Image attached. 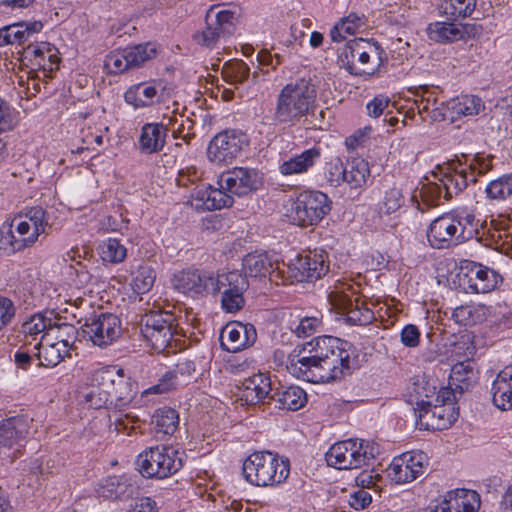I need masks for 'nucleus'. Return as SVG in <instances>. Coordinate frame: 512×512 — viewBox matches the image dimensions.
Instances as JSON below:
<instances>
[{"instance_id": "1", "label": "nucleus", "mask_w": 512, "mask_h": 512, "mask_svg": "<svg viewBox=\"0 0 512 512\" xmlns=\"http://www.w3.org/2000/svg\"><path fill=\"white\" fill-rule=\"evenodd\" d=\"M319 71L315 67L295 83L285 85L277 97L273 120L277 124L298 122L316 108Z\"/></svg>"}, {"instance_id": "2", "label": "nucleus", "mask_w": 512, "mask_h": 512, "mask_svg": "<svg viewBox=\"0 0 512 512\" xmlns=\"http://www.w3.org/2000/svg\"><path fill=\"white\" fill-rule=\"evenodd\" d=\"M480 221L466 207L454 208L435 218L427 230V239L436 249L449 248L479 236Z\"/></svg>"}, {"instance_id": "3", "label": "nucleus", "mask_w": 512, "mask_h": 512, "mask_svg": "<svg viewBox=\"0 0 512 512\" xmlns=\"http://www.w3.org/2000/svg\"><path fill=\"white\" fill-rule=\"evenodd\" d=\"M242 473L245 480L255 486L280 484L289 476L290 462L270 451H256L244 461Z\"/></svg>"}, {"instance_id": "4", "label": "nucleus", "mask_w": 512, "mask_h": 512, "mask_svg": "<svg viewBox=\"0 0 512 512\" xmlns=\"http://www.w3.org/2000/svg\"><path fill=\"white\" fill-rule=\"evenodd\" d=\"M338 59L340 66L352 75H373L386 57L378 42L355 38L344 46Z\"/></svg>"}, {"instance_id": "5", "label": "nucleus", "mask_w": 512, "mask_h": 512, "mask_svg": "<svg viewBox=\"0 0 512 512\" xmlns=\"http://www.w3.org/2000/svg\"><path fill=\"white\" fill-rule=\"evenodd\" d=\"M473 163L470 164L469 170L460 169L453 172H447L440 180L441 184L428 186L423 194L425 200L430 206H438L442 191L446 200H450L453 196L462 192L469 183H475L479 175H484L489 169V165L479 155H475Z\"/></svg>"}, {"instance_id": "6", "label": "nucleus", "mask_w": 512, "mask_h": 512, "mask_svg": "<svg viewBox=\"0 0 512 512\" xmlns=\"http://www.w3.org/2000/svg\"><path fill=\"white\" fill-rule=\"evenodd\" d=\"M379 452V445L374 442L349 439L333 444L325 453V460L329 467L339 470L357 469L369 465Z\"/></svg>"}, {"instance_id": "7", "label": "nucleus", "mask_w": 512, "mask_h": 512, "mask_svg": "<svg viewBox=\"0 0 512 512\" xmlns=\"http://www.w3.org/2000/svg\"><path fill=\"white\" fill-rule=\"evenodd\" d=\"M55 327L66 335L77 333L78 336L87 338L99 347L112 344L121 333L120 319L112 313L93 314L85 319L79 331L68 323L55 325Z\"/></svg>"}, {"instance_id": "8", "label": "nucleus", "mask_w": 512, "mask_h": 512, "mask_svg": "<svg viewBox=\"0 0 512 512\" xmlns=\"http://www.w3.org/2000/svg\"><path fill=\"white\" fill-rule=\"evenodd\" d=\"M136 465L145 478L164 479L178 472L183 461L180 453L172 447H150L138 455Z\"/></svg>"}, {"instance_id": "9", "label": "nucleus", "mask_w": 512, "mask_h": 512, "mask_svg": "<svg viewBox=\"0 0 512 512\" xmlns=\"http://www.w3.org/2000/svg\"><path fill=\"white\" fill-rule=\"evenodd\" d=\"M103 384L110 390L109 410L121 412L128 408L140 406L136 401L138 384L131 377L124 374V370L115 366L101 369Z\"/></svg>"}, {"instance_id": "10", "label": "nucleus", "mask_w": 512, "mask_h": 512, "mask_svg": "<svg viewBox=\"0 0 512 512\" xmlns=\"http://www.w3.org/2000/svg\"><path fill=\"white\" fill-rule=\"evenodd\" d=\"M349 343L322 335V383L340 380L350 371Z\"/></svg>"}, {"instance_id": "11", "label": "nucleus", "mask_w": 512, "mask_h": 512, "mask_svg": "<svg viewBox=\"0 0 512 512\" xmlns=\"http://www.w3.org/2000/svg\"><path fill=\"white\" fill-rule=\"evenodd\" d=\"M140 330L155 351L164 352L173 339L175 318L170 312L151 311L141 317Z\"/></svg>"}, {"instance_id": "12", "label": "nucleus", "mask_w": 512, "mask_h": 512, "mask_svg": "<svg viewBox=\"0 0 512 512\" xmlns=\"http://www.w3.org/2000/svg\"><path fill=\"white\" fill-rule=\"evenodd\" d=\"M247 135L239 130L227 129L216 134L207 147L210 162L221 165L235 160L248 147Z\"/></svg>"}, {"instance_id": "13", "label": "nucleus", "mask_w": 512, "mask_h": 512, "mask_svg": "<svg viewBox=\"0 0 512 512\" xmlns=\"http://www.w3.org/2000/svg\"><path fill=\"white\" fill-rule=\"evenodd\" d=\"M218 275L203 269H183L173 277V286L179 292L193 298L217 294Z\"/></svg>"}, {"instance_id": "14", "label": "nucleus", "mask_w": 512, "mask_h": 512, "mask_svg": "<svg viewBox=\"0 0 512 512\" xmlns=\"http://www.w3.org/2000/svg\"><path fill=\"white\" fill-rule=\"evenodd\" d=\"M217 294L221 293V306L227 313H235L245 305L244 292L249 282L239 271H230L218 275Z\"/></svg>"}, {"instance_id": "15", "label": "nucleus", "mask_w": 512, "mask_h": 512, "mask_svg": "<svg viewBox=\"0 0 512 512\" xmlns=\"http://www.w3.org/2000/svg\"><path fill=\"white\" fill-rule=\"evenodd\" d=\"M428 466V457L422 451L405 452L395 457L388 468V475L397 484L412 482L423 475Z\"/></svg>"}, {"instance_id": "16", "label": "nucleus", "mask_w": 512, "mask_h": 512, "mask_svg": "<svg viewBox=\"0 0 512 512\" xmlns=\"http://www.w3.org/2000/svg\"><path fill=\"white\" fill-rule=\"evenodd\" d=\"M480 496L474 490L455 489L447 491L428 507L429 512H478Z\"/></svg>"}, {"instance_id": "17", "label": "nucleus", "mask_w": 512, "mask_h": 512, "mask_svg": "<svg viewBox=\"0 0 512 512\" xmlns=\"http://www.w3.org/2000/svg\"><path fill=\"white\" fill-rule=\"evenodd\" d=\"M218 184L232 195L244 196L257 190L262 182L257 170L235 167L230 171L223 172Z\"/></svg>"}, {"instance_id": "18", "label": "nucleus", "mask_w": 512, "mask_h": 512, "mask_svg": "<svg viewBox=\"0 0 512 512\" xmlns=\"http://www.w3.org/2000/svg\"><path fill=\"white\" fill-rule=\"evenodd\" d=\"M221 346L228 352H238L252 346L257 340V332L253 324L229 322L220 334Z\"/></svg>"}, {"instance_id": "19", "label": "nucleus", "mask_w": 512, "mask_h": 512, "mask_svg": "<svg viewBox=\"0 0 512 512\" xmlns=\"http://www.w3.org/2000/svg\"><path fill=\"white\" fill-rule=\"evenodd\" d=\"M464 268L467 269L464 277L471 293H489L502 282V277L495 270L480 263L467 262Z\"/></svg>"}, {"instance_id": "20", "label": "nucleus", "mask_w": 512, "mask_h": 512, "mask_svg": "<svg viewBox=\"0 0 512 512\" xmlns=\"http://www.w3.org/2000/svg\"><path fill=\"white\" fill-rule=\"evenodd\" d=\"M273 388L274 384L268 375L253 374L241 382V386L238 387L239 397L248 405L259 402L268 404Z\"/></svg>"}, {"instance_id": "21", "label": "nucleus", "mask_w": 512, "mask_h": 512, "mask_svg": "<svg viewBox=\"0 0 512 512\" xmlns=\"http://www.w3.org/2000/svg\"><path fill=\"white\" fill-rule=\"evenodd\" d=\"M419 410V419L430 416V422L425 423V428L443 430L449 428L458 418L459 409L455 406L432 405L429 401L421 400L417 402Z\"/></svg>"}, {"instance_id": "22", "label": "nucleus", "mask_w": 512, "mask_h": 512, "mask_svg": "<svg viewBox=\"0 0 512 512\" xmlns=\"http://www.w3.org/2000/svg\"><path fill=\"white\" fill-rule=\"evenodd\" d=\"M295 349L287 357V370L298 378L311 383H320V356L309 352L297 357Z\"/></svg>"}, {"instance_id": "23", "label": "nucleus", "mask_w": 512, "mask_h": 512, "mask_svg": "<svg viewBox=\"0 0 512 512\" xmlns=\"http://www.w3.org/2000/svg\"><path fill=\"white\" fill-rule=\"evenodd\" d=\"M243 269L245 276L265 278L273 274L282 275L284 270L279 267L278 261L273 259L267 252H252L243 258Z\"/></svg>"}, {"instance_id": "24", "label": "nucleus", "mask_w": 512, "mask_h": 512, "mask_svg": "<svg viewBox=\"0 0 512 512\" xmlns=\"http://www.w3.org/2000/svg\"><path fill=\"white\" fill-rule=\"evenodd\" d=\"M30 421L26 416L17 415L0 421V447L20 446L29 433Z\"/></svg>"}, {"instance_id": "25", "label": "nucleus", "mask_w": 512, "mask_h": 512, "mask_svg": "<svg viewBox=\"0 0 512 512\" xmlns=\"http://www.w3.org/2000/svg\"><path fill=\"white\" fill-rule=\"evenodd\" d=\"M307 401L305 391L298 386L285 387L279 385L273 388L268 404L275 408L296 411L302 408Z\"/></svg>"}, {"instance_id": "26", "label": "nucleus", "mask_w": 512, "mask_h": 512, "mask_svg": "<svg viewBox=\"0 0 512 512\" xmlns=\"http://www.w3.org/2000/svg\"><path fill=\"white\" fill-rule=\"evenodd\" d=\"M493 404L502 411L512 410V365L501 370L490 389Z\"/></svg>"}, {"instance_id": "27", "label": "nucleus", "mask_w": 512, "mask_h": 512, "mask_svg": "<svg viewBox=\"0 0 512 512\" xmlns=\"http://www.w3.org/2000/svg\"><path fill=\"white\" fill-rule=\"evenodd\" d=\"M158 87L161 83L156 81L133 85L125 92V101L134 108L150 107L160 101Z\"/></svg>"}, {"instance_id": "28", "label": "nucleus", "mask_w": 512, "mask_h": 512, "mask_svg": "<svg viewBox=\"0 0 512 512\" xmlns=\"http://www.w3.org/2000/svg\"><path fill=\"white\" fill-rule=\"evenodd\" d=\"M135 490V486L126 476H109L103 480L97 492L106 499L127 500L133 496Z\"/></svg>"}, {"instance_id": "29", "label": "nucleus", "mask_w": 512, "mask_h": 512, "mask_svg": "<svg viewBox=\"0 0 512 512\" xmlns=\"http://www.w3.org/2000/svg\"><path fill=\"white\" fill-rule=\"evenodd\" d=\"M285 266V264H283ZM287 270L284 273L291 281L304 282L313 281L320 278L318 262L309 256H297L294 261L286 265Z\"/></svg>"}, {"instance_id": "30", "label": "nucleus", "mask_w": 512, "mask_h": 512, "mask_svg": "<svg viewBox=\"0 0 512 512\" xmlns=\"http://www.w3.org/2000/svg\"><path fill=\"white\" fill-rule=\"evenodd\" d=\"M167 131V127L161 123H146L142 127L139 139L141 151L152 154L162 150Z\"/></svg>"}, {"instance_id": "31", "label": "nucleus", "mask_w": 512, "mask_h": 512, "mask_svg": "<svg viewBox=\"0 0 512 512\" xmlns=\"http://www.w3.org/2000/svg\"><path fill=\"white\" fill-rule=\"evenodd\" d=\"M70 343L67 339L58 340L49 345H43L40 340L34 345V349H38L37 357L40 364L45 367H54L59 364L65 356L69 355Z\"/></svg>"}, {"instance_id": "32", "label": "nucleus", "mask_w": 512, "mask_h": 512, "mask_svg": "<svg viewBox=\"0 0 512 512\" xmlns=\"http://www.w3.org/2000/svg\"><path fill=\"white\" fill-rule=\"evenodd\" d=\"M287 216L299 226L317 225L320 222L319 209L311 200L297 199L291 204Z\"/></svg>"}, {"instance_id": "33", "label": "nucleus", "mask_w": 512, "mask_h": 512, "mask_svg": "<svg viewBox=\"0 0 512 512\" xmlns=\"http://www.w3.org/2000/svg\"><path fill=\"white\" fill-rule=\"evenodd\" d=\"M178 425L179 414L175 409L170 407L165 406L157 409L151 418V426L157 436L174 434Z\"/></svg>"}, {"instance_id": "34", "label": "nucleus", "mask_w": 512, "mask_h": 512, "mask_svg": "<svg viewBox=\"0 0 512 512\" xmlns=\"http://www.w3.org/2000/svg\"><path fill=\"white\" fill-rule=\"evenodd\" d=\"M345 288H349V285L337 280V284L334 289L331 290L328 295V303L330 305V312L335 310L337 313L347 312L349 314V319L353 321L361 322V319H357L354 315L357 313L355 309H353V303L350 297L345 293Z\"/></svg>"}, {"instance_id": "35", "label": "nucleus", "mask_w": 512, "mask_h": 512, "mask_svg": "<svg viewBox=\"0 0 512 512\" xmlns=\"http://www.w3.org/2000/svg\"><path fill=\"white\" fill-rule=\"evenodd\" d=\"M320 152L317 148L305 150L299 155L284 161L279 169L283 175H293L306 172L319 158Z\"/></svg>"}, {"instance_id": "36", "label": "nucleus", "mask_w": 512, "mask_h": 512, "mask_svg": "<svg viewBox=\"0 0 512 512\" xmlns=\"http://www.w3.org/2000/svg\"><path fill=\"white\" fill-rule=\"evenodd\" d=\"M344 168L345 172L342 182H346L351 188H360L365 185L370 175V168L367 161L359 157L353 158L344 164Z\"/></svg>"}, {"instance_id": "37", "label": "nucleus", "mask_w": 512, "mask_h": 512, "mask_svg": "<svg viewBox=\"0 0 512 512\" xmlns=\"http://www.w3.org/2000/svg\"><path fill=\"white\" fill-rule=\"evenodd\" d=\"M475 379L472 363L470 361L458 362L452 366L449 385L455 386V390H459V393L462 394L470 388Z\"/></svg>"}, {"instance_id": "38", "label": "nucleus", "mask_w": 512, "mask_h": 512, "mask_svg": "<svg viewBox=\"0 0 512 512\" xmlns=\"http://www.w3.org/2000/svg\"><path fill=\"white\" fill-rule=\"evenodd\" d=\"M483 108L482 99L475 95H461L447 103V109L457 117L477 115Z\"/></svg>"}, {"instance_id": "39", "label": "nucleus", "mask_w": 512, "mask_h": 512, "mask_svg": "<svg viewBox=\"0 0 512 512\" xmlns=\"http://www.w3.org/2000/svg\"><path fill=\"white\" fill-rule=\"evenodd\" d=\"M476 7V0H442L439 9L449 21L470 16Z\"/></svg>"}, {"instance_id": "40", "label": "nucleus", "mask_w": 512, "mask_h": 512, "mask_svg": "<svg viewBox=\"0 0 512 512\" xmlns=\"http://www.w3.org/2000/svg\"><path fill=\"white\" fill-rule=\"evenodd\" d=\"M95 381L97 385H93L92 388L84 396L85 403L93 409L106 408L109 410L110 402V390L108 386H105L101 379V369L95 374Z\"/></svg>"}, {"instance_id": "41", "label": "nucleus", "mask_w": 512, "mask_h": 512, "mask_svg": "<svg viewBox=\"0 0 512 512\" xmlns=\"http://www.w3.org/2000/svg\"><path fill=\"white\" fill-rule=\"evenodd\" d=\"M128 62L133 68H138L145 62L154 59L158 54V46L156 43L147 42L125 48Z\"/></svg>"}, {"instance_id": "42", "label": "nucleus", "mask_w": 512, "mask_h": 512, "mask_svg": "<svg viewBox=\"0 0 512 512\" xmlns=\"http://www.w3.org/2000/svg\"><path fill=\"white\" fill-rule=\"evenodd\" d=\"M404 204V196L400 188L392 186L384 191L381 201L377 204V213L381 218L383 215H391L398 211Z\"/></svg>"}, {"instance_id": "43", "label": "nucleus", "mask_w": 512, "mask_h": 512, "mask_svg": "<svg viewBox=\"0 0 512 512\" xmlns=\"http://www.w3.org/2000/svg\"><path fill=\"white\" fill-rule=\"evenodd\" d=\"M428 35L431 40L449 42L460 39L462 37V30L454 23L435 22L429 24Z\"/></svg>"}, {"instance_id": "44", "label": "nucleus", "mask_w": 512, "mask_h": 512, "mask_svg": "<svg viewBox=\"0 0 512 512\" xmlns=\"http://www.w3.org/2000/svg\"><path fill=\"white\" fill-rule=\"evenodd\" d=\"M36 241L35 235H29L21 240H14L13 224L3 226L0 230V248L11 250L12 252L20 251Z\"/></svg>"}, {"instance_id": "45", "label": "nucleus", "mask_w": 512, "mask_h": 512, "mask_svg": "<svg viewBox=\"0 0 512 512\" xmlns=\"http://www.w3.org/2000/svg\"><path fill=\"white\" fill-rule=\"evenodd\" d=\"M216 6H212L206 14V28L202 32L194 35L197 43L212 47L216 44L220 37L226 36L220 29L212 22V12Z\"/></svg>"}, {"instance_id": "46", "label": "nucleus", "mask_w": 512, "mask_h": 512, "mask_svg": "<svg viewBox=\"0 0 512 512\" xmlns=\"http://www.w3.org/2000/svg\"><path fill=\"white\" fill-rule=\"evenodd\" d=\"M486 194L494 200L512 198V174L503 175L491 181L486 187Z\"/></svg>"}, {"instance_id": "47", "label": "nucleus", "mask_w": 512, "mask_h": 512, "mask_svg": "<svg viewBox=\"0 0 512 512\" xmlns=\"http://www.w3.org/2000/svg\"><path fill=\"white\" fill-rule=\"evenodd\" d=\"M250 69L242 60L225 63L223 75L230 84H241L249 77Z\"/></svg>"}, {"instance_id": "48", "label": "nucleus", "mask_w": 512, "mask_h": 512, "mask_svg": "<svg viewBox=\"0 0 512 512\" xmlns=\"http://www.w3.org/2000/svg\"><path fill=\"white\" fill-rule=\"evenodd\" d=\"M206 199V210H219L222 208L230 207L233 204L232 194L226 189L213 188L210 186V192Z\"/></svg>"}, {"instance_id": "49", "label": "nucleus", "mask_w": 512, "mask_h": 512, "mask_svg": "<svg viewBox=\"0 0 512 512\" xmlns=\"http://www.w3.org/2000/svg\"><path fill=\"white\" fill-rule=\"evenodd\" d=\"M126 252L127 250L124 245L114 238H109L101 245V257L107 262H122L126 257Z\"/></svg>"}, {"instance_id": "50", "label": "nucleus", "mask_w": 512, "mask_h": 512, "mask_svg": "<svg viewBox=\"0 0 512 512\" xmlns=\"http://www.w3.org/2000/svg\"><path fill=\"white\" fill-rule=\"evenodd\" d=\"M53 329L52 320L40 314L32 316L28 321L22 325V333L25 337H34L45 330Z\"/></svg>"}, {"instance_id": "51", "label": "nucleus", "mask_w": 512, "mask_h": 512, "mask_svg": "<svg viewBox=\"0 0 512 512\" xmlns=\"http://www.w3.org/2000/svg\"><path fill=\"white\" fill-rule=\"evenodd\" d=\"M105 68L109 73L119 74L123 73L128 69H132L128 58L126 57L125 49L113 51L106 56Z\"/></svg>"}, {"instance_id": "52", "label": "nucleus", "mask_w": 512, "mask_h": 512, "mask_svg": "<svg viewBox=\"0 0 512 512\" xmlns=\"http://www.w3.org/2000/svg\"><path fill=\"white\" fill-rule=\"evenodd\" d=\"M154 281L155 275L153 270L141 268L132 280V287L138 294H144L152 288Z\"/></svg>"}, {"instance_id": "53", "label": "nucleus", "mask_w": 512, "mask_h": 512, "mask_svg": "<svg viewBox=\"0 0 512 512\" xmlns=\"http://www.w3.org/2000/svg\"><path fill=\"white\" fill-rule=\"evenodd\" d=\"M176 371H168L159 379V382L148 389H145L141 393V397H144L149 394H163L172 389H174L177 385L176 382Z\"/></svg>"}, {"instance_id": "54", "label": "nucleus", "mask_w": 512, "mask_h": 512, "mask_svg": "<svg viewBox=\"0 0 512 512\" xmlns=\"http://www.w3.org/2000/svg\"><path fill=\"white\" fill-rule=\"evenodd\" d=\"M344 164L340 158H334L325 166V178L331 186H338L343 181Z\"/></svg>"}, {"instance_id": "55", "label": "nucleus", "mask_w": 512, "mask_h": 512, "mask_svg": "<svg viewBox=\"0 0 512 512\" xmlns=\"http://www.w3.org/2000/svg\"><path fill=\"white\" fill-rule=\"evenodd\" d=\"M25 216L32 222L34 232L31 235H35L37 238L41 233L45 232V227L48 224L47 212L42 207H31L27 210Z\"/></svg>"}, {"instance_id": "56", "label": "nucleus", "mask_w": 512, "mask_h": 512, "mask_svg": "<svg viewBox=\"0 0 512 512\" xmlns=\"http://www.w3.org/2000/svg\"><path fill=\"white\" fill-rule=\"evenodd\" d=\"M235 13L230 10H222L214 13L212 12V22L223 32L225 35H231L234 31Z\"/></svg>"}, {"instance_id": "57", "label": "nucleus", "mask_w": 512, "mask_h": 512, "mask_svg": "<svg viewBox=\"0 0 512 512\" xmlns=\"http://www.w3.org/2000/svg\"><path fill=\"white\" fill-rule=\"evenodd\" d=\"M420 94L417 95L420 96V99L415 101V104L418 109V113L421 115L423 120H426L425 115L430 111V109L438 104V99L434 95V93L429 91L428 86H421L419 87Z\"/></svg>"}, {"instance_id": "58", "label": "nucleus", "mask_w": 512, "mask_h": 512, "mask_svg": "<svg viewBox=\"0 0 512 512\" xmlns=\"http://www.w3.org/2000/svg\"><path fill=\"white\" fill-rule=\"evenodd\" d=\"M138 420V417H131L128 413L115 416L113 420L112 417H110V427L114 426V430L118 433L131 435L132 432H135L137 429L135 423L138 422Z\"/></svg>"}, {"instance_id": "59", "label": "nucleus", "mask_w": 512, "mask_h": 512, "mask_svg": "<svg viewBox=\"0 0 512 512\" xmlns=\"http://www.w3.org/2000/svg\"><path fill=\"white\" fill-rule=\"evenodd\" d=\"M475 307L472 305H461L456 307L452 312V318L456 323L461 325H473L476 323Z\"/></svg>"}, {"instance_id": "60", "label": "nucleus", "mask_w": 512, "mask_h": 512, "mask_svg": "<svg viewBox=\"0 0 512 512\" xmlns=\"http://www.w3.org/2000/svg\"><path fill=\"white\" fill-rule=\"evenodd\" d=\"M349 505L355 510H363L372 502V496L364 489H357L349 497Z\"/></svg>"}, {"instance_id": "61", "label": "nucleus", "mask_w": 512, "mask_h": 512, "mask_svg": "<svg viewBox=\"0 0 512 512\" xmlns=\"http://www.w3.org/2000/svg\"><path fill=\"white\" fill-rule=\"evenodd\" d=\"M401 342L404 346L414 348L419 345L420 331L416 325H406L400 334Z\"/></svg>"}, {"instance_id": "62", "label": "nucleus", "mask_w": 512, "mask_h": 512, "mask_svg": "<svg viewBox=\"0 0 512 512\" xmlns=\"http://www.w3.org/2000/svg\"><path fill=\"white\" fill-rule=\"evenodd\" d=\"M319 320L316 317H305L297 326L295 332L298 337L311 336L317 329Z\"/></svg>"}, {"instance_id": "63", "label": "nucleus", "mask_w": 512, "mask_h": 512, "mask_svg": "<svg viewBox=\"0 0 512 512\" xmlns=\"http://www.w3.org/2000/svg\"><path fill=\"white\" fill-rule=\"evenodd\" d=\"M210 192V186L197 185L191 192L192 205L196 209L206 210V199Z\"/></svg>"}, {"instance_id": "64", "label": "nucleus", "mask_w": 512, "mask_h": 512, "mask_svg": "<svg viewBox=\"0 0 512 512\" xmlns=\"http://www.w3.org/2000/svg\"><path fill=\"white\" fill-rule=\"evenodd\" d=\"M389 102L390 101H389L388 97L381 96V95L376 96L366 106L368 115L371 117H375V118L379 117L383 113L385 108L388 107Z\"/></svg>"}]
</instances>
